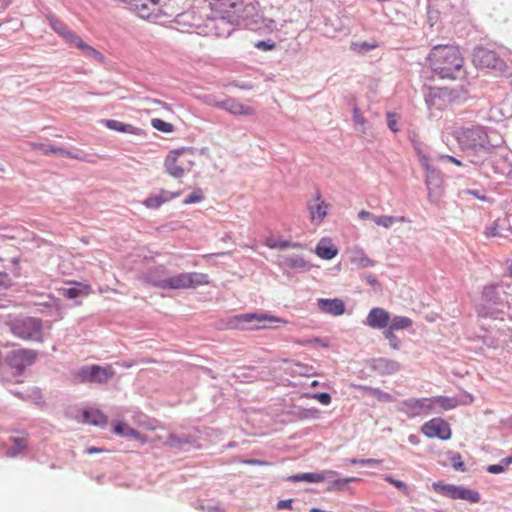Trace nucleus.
Here are the masks:
<instances>
[{"mask_svg":"<svg viewBox=\"0 0 512 512\" xmlns=\"http://www.w3.org/2000/svg\"><path fill=\"white\" fill-rule=\"evenodd\" d=\"M449 498L462 499L471 503H477L480 501V495L478 492L455 485L452 486Z\"/></svg>","mask_w":512,"mask_h":512,"instance_id":"obj_23","label":"nucleus"},{"mask_svg":"<svg viewBox=\"0 0 512 512\" xmlns=\"http://www.w3.org/2000/svg\"><path fill=\"white\" fill-rule=\"evenodd\" d=\"M49 21H50V25L53 28V30L56 33H58L60 36L66 38L67 34L70 33V31H68L67 27L60 20L51 17V18H49Z\"/></svg>","mask_w":512,"mask_h":512,"instance_id":"obj_40","label":"nucleus"},{"mask_svg":"<svg viewBox=\"0 0 512 512\" xmlns=\"http://www.w3.org/2000/svg\"><path fill=\"white\" fill-rule=\"evenodd\" d=\"M220 107L234 115H254L255 110L251 106L245 105L236 99H226L219 104Z\"/></svg>","mask_w":512,"mask_h":512,"instance_id":"obj_18","label":"nucleus"},{"mask_svg":"<svg viewBox=\"0 0 512 512\" xmlns=\"http://www.w3.org/2000/svg\"><path fill=\"white\" fill-rule=\"evenodd\" d=\"M288 247H291V248H302V244H300V243H293V242L286 241V240H281V241H278V243H277V249H284V248H288Z\"/></svg>","mask_w":512,"mask_h":512,"instance_id":"obj_55","label":"nucleus"},{"mask_svg":"<svg viewBox=\"0 0 512 512\" xmlns=\"http://www.w3.org/2000/svg\"><path fill=\"white\" fill-rule=\"evenodd\" d=\"M105 126L111 130H115L122 133H128L133 135H141L143 133L141 128H138L132 124L123 123L118 120L108 119L105 121Z\"/></svg>","mask_w":512,"mask_h":512,"instance_id":"obj_25","label":"nucleus"},{"mask_svg":"<svg viewBox=\"0 0 512 512\" xmlns=\"http://www.w3.org/2000/svg\"><path fill=\"white\" fill-rule=\"evenodd\" d=\"M278 509H291L292 508V500H281L277 503Z\"/></svg>","mask_w":512,"mask_h":512,"instance_id":"obj_64","label":"nucleus"},{"mask_svg":"<svg viewBox=\"0 0 512 512\" xmlns=\"http://www.w3.org/2000/svg\"><path fill=\"white\" fill-rule=\"evenodd\" d=\"M456 140L467 156H476L491 149L489 136L482 126L461 128L456 132Z\"/></svg>","mask_w":512,"mask_h":512,"instance_id":"obj_4","label":"nucleus"},{"mask_svg":"<svg viewBox=\"0 0 512 512\" xmlns=\"http://www.w3.org/2000/svg\"><path fill=\"white\" fill-rule=\"evenodd\" d=\"M77 287L68 288L65 290V296L69 299H75L79 296H86L92 292L90 285L75 283Z\"/></svg>","mask_w":512,"mask_h":512,"instance_id":"obj_32","label":"nucleus"},{"mask_svg":"<svg viewBox=\"0 0 512 512\" xmlns=\"http://www.w3.org/2000/svg\"><path fill=\"white\" fill-rule=\"evenodd\" d=\"M147 284L161 289H190L201 285L209 284L207 274L198 272H184L165 279H159L153 273L148 274L144 278Z\"/></svg>","mask_w":512,"mask_h":512,"instance_id":"obj_3","label":"nucleus"},{"mask_svg":"<svg viewBox=\"0 0 512 512\" xmlns=\"http://www.w3.org/2000/svg\"><path fill=\"white\" fill-rule=\"evenodd\" d=\"M11 441L13 443V446L7 451V455L10 457H15L16 455L24 451L28 446V439L26 434L11 437Z\"/></svg>","mask_w":512,"mask_h":512,"instance_id":"obj_28","label":"nucleus"},{"mask_svg":"<svg viewBox=\"0 0 512 512\" xmlns=\"http://www.w3.org/2000/svg\"><path fill=\"white\" fill-rule=\"evenodd\" d=\"M385 480L395 486L397 489L401 490L405 495L409 494L408 486L403 481L396 480L391 476H387Z\"/></svg>","mask_w":512,"mask_h":512,"instance_id":"obj_48","label":"nucleus"},{"mask_svg":"<svg viewBox=\"0 0 512 512\" xmlns=\"http://www.w3.org/2000/svg\"><path fill=\"white\" fill-rule=\"evenodd\" d=\"M303 397L318 400L323 405H329L331 403V396L328 393H305Z\"/></svg>","mask_w":512,"mask_h":512,"instance_id":"obj_43","label":"nucleus"},{"mask_svg":"<svg viewBox=\"0 0 512 512\" xmlns=\"http://www.w3.org/2000/svg\"><path fill=\"white\" fill-rule=\"evenodd\" d=\"M421 430L429 438L437 437L447 440L451 437L449 424L441 418L431 419L422 426Z\"/></svg>","mask_w":512,"mask_h":512,"instance_id":"obj_14","label":"nucleus"},{"mask_svg":"<svg viewBox=\"0 0 512 512\" xmlns=\"http://www.w3.org/2000/svg\"><path fill=\"white\" fill-rule=\"evenodd\" d=\"M32 148L36 151L41 152L42 154H59L64 152V148L53 146V145H45V144H33Z\"/></svg>","mask_w":512,"mask_h":512,"instance_id":"obj_37","label":"nucleus"},{"mask_svg":"<svg viewBox=\"0 0 512 512\" xmlns=\"http://www.w3.org/2000/svg\"><path fill=\"white\" fill-rule=\"evenodd\" d=\"M295 342L299 345L315 344V345H320L322 347H328V342H326L320 338H313V339L306 340V341L297 340Z\"/></svg>","mask_w":512,"mask_h":512,"instance_id":"obj_53","label":"nucleus"},{"mask_svg":"<svg viewBox=\"0 0 512 512\" xmlns=\"http://www.w3.org/2000/svg\"><path fill=\"white\" fill-rule=\"evenodd\" d=\"M277 243L278 241L274 237H267L264 240V245L270 249H277Z\"/></svg>","mask_w":512,"mask_h":512,"instance_id":"obj_62","label":"nucleus"},{"mask_svg":"<svg viewBox=\"0 0 512 512\" xmlns=\"http://www.w3.org/2000/svg\"><path fill=\"white\" fill-rule=\"evenodd\" d=\"M426 60L432 71L442 79L456 80L464 73V57L456 45H436Z\"/></svg>","mask_w":512,"mask_h":512,"instance_id":"obj_1","label":"nucleus"},{"mask_svg":"<svg viewBox=\"0 0 512 512\" xmlns=\"http://www.w3.org/2000/svg\"><path fill=\"white\" fill-rule=\"evenodd\" d=\"M451 464H452L453 468L456 470H461V471L465 470V466L462 461L461 455L458 453L454 454L451 457Z\"/></svg>","mask_w":512,"mask_h":512,"instance_id":"obj_51","label":"nucleus"},{"mask_svg":"<svg viewBox=\"0 0 512 512\" xmlns=\"http://www.w3.org/2000/svg\"><path fill=\"white\" fill-rule=\"evenodd\" d=\"M283 264L290 269H305L308 267V263L304 257L298 254L284 256Z\"/></svg>","mask_w":512,"mask_h":512,"instance_id":"obj_30","label":"nucleus"},{"mask_svg":"<svg viewBox=\"0 0 512 512\" xmlns=\"http://www.w3.org/2000/svg\"><path fill=\"white\" fill-rule=\"evenodd\" d=\"M383 335L385 337V339L388 340L389 342V345L392 349L394 350H398L400 348V340L399 338L395 335L394 331L390 330V329H385L383 331Z\"/></svg>","mask_w":512,"mask_h":512,"instance_id":"obj_42","label":"nucleus"},{"mask_svg":"<svg viewBox=\"0 0 512 512\" xmlns=\"http://www.w3.org/2000/svg\"><path fill=\"white\" fill-rule=\"evenodd\" d=\"M286 322L276 316L264 313H246L233 318V325L241 330H259L285 324Z\"/></svg>","mask_w":512,"mask_h":512,"instance_id":"obj_6","label":"nucleus"},{"mask_svg":"<svg viewBox=\"0 0 512 512\" xmlns=\"http://www.w3.org/2000/svg\"><path fill=\"white\" fill-rule=\"evenodd\" d=\"M370 395L375 397L379 402H392L394 398L389 393H386L380 389L374 388V390H370Z\"/></svg>","mask_w":512,"mask_h":512,"instance_id":"obj_45","label":"nucleus"},{"mask_svg":"<svg viewBox=\"0 0 512 512\" xmlns=\"http://www.w3.org/2000/svg\"><path fill=\"white\" fill-rule=\"evenodd\" d=\"M390 322V313L383 308H372L365 320V324L372 329H387Z\"/></svg>","mask_w":512,"mask_h":512,"instance_id":"obj_15","label":"nucleus"},{"mask_svg":"<svg viewBox=\"0 0 512 512\" xmlns=\"http://www.w3.org/2000/svg\"><path fill=\"white\" fill-rule=\"evenodd\" d=\"M485 235L487 237H497L500 235L498 225L496 222H494L490 227L486 229Z\"/></svg>","mask_w":512,"mask_h":512,"instance_id":"obj_56","label":"nucleus"},{"mask_svg":"<svg viewBox=\"0 0 512 512\" xmlns=\"http://www.w3.org/2000/svg\"><path fill=\"white\" fill-rule=\"evenodd\" d=\"M151 126L163 133H171L174 131V125L171 123H168L162 119L154 118L151 120Z\"/></svg>","mask_w":512,"mask_h":512,"instance_id":"obj_36","label":"nucleus"},{"mask_svg":"<svg viewBox=\"0 0 512 512\" xmlns=\"http://www.w3.org/2000/svg\"><path fill=\"white\" fill-rule=\"evenodd\" d=\"M81 422L95 426H103L107 423V417L98 409H87L82 412Z\"/></svg>","mask_w":512,"mask_h":512,"instance_id":"obj_24","label":"nucleus"},{"mask_svg":"<svg viewBox=\"0 0 512 512\" xmlns=\"http://www.w3.org/2000/svg\"><path fill=\"white\" fill-rule=\"evenodd\" d=\"M413 325L412 319L406 316H394L390 317V322L388 324V329L392 331L403 330L410 328Z\"/></svg>","mask_w":512,"mask_h":512,"instance_id":"obj_31","label":"nucleus"},{"mask_svg":"<svg viewBox=\"0 0 512 512\" xmlns=\"http://www.w3.org/2000/svg\"><path fill=\"white\" fill-rule=\"evenodd\" d=\"M432 400V409L435 405H439L444 410L454 409L458 405V401L456 398H450L446 396H436L431 397Z\"/></svg>","mask_w":512,"mask_h":512,"instance_id":"obj_33","label":"nucleus"},{"mask_svg":"<svg viewBox=\"0 0 512 512\" xmlns=\"http://www.w3.org/2000/svg\"><path fill=\"white\" fill-rule=\"evenodd\" d=\"M418 155V158H419V161H420V164L421 166L423 167V169L425 171L427 170H430V169H433L434 167L431 165V159L428 155H426L425 153H423L422 151H418L417 153Z\"/></svg>","mask_w":512,"mask_h":512,"instance_id":"obj_49","label":"nucleus"},{"mask_svg":"<svg viewBox=\"0 0 512 512\" xmlns=\"http://www.w3.org/2000/svg\"><path fill=\"white\" fill-rule=\"evenodd\" d=\"M425 184L431 197L432 190L438 189L442 184V177L440 171L436 168L425 171Z\"/></svg>","mask_w":512,"mask_h":512,"instance_id":"obj_26","label":"nucleus"},{"mask_svg":"<svg viewBox=\"0 0 512 512\" xmlns=\"http://www.w3.org/2000/svg\"><path fill=\"white\" fill-rule=\"evenodd\" d=\"M189 6L188 0L161 1V17H176Z\"/></svg>","mask_w":512,"mask_h":512,"instance_id":"obj_17","label":"nucleus"},{"mask_svg":"<svg viewBox=\"0 0 512 512\" xmlns=\"http://www.w3.org/2000/svg\"><path fill=\"white\" fill-rule=\"evenodd\" d=\"M466 194L468 195H471L481 201H484V202H488V203H493V199L486 196V195H481L477 190H472V189H468L465 191Z\"/></svg>","mask_w":512,"mask_h":512,"instance_id":"obj_54","label":"nucleus"},{"mask_svg":"<svg viewBox=\"0 0 512 512\" xmlns=\"http://www.w3.org/2000/svg\"><path fill=\"white\" fill-rule=\"evenodd\" d=\"M378 47L377 43H369V42H354L351 44V50L356 53H363L373 50Z\"/></svg>","mask_w":512,"mask_h":512,"instance_id":"obj_38","label":"nucleus"},{"mask_svg":"<svg viewBox=\"0 0 512 512\" xmlns=\"http://www.w3.org/2000/svg\"><path fill=\"white\" fill-rule=\"evenodd\" d=\"M353 117H354V121L358 124H361V125H364L365 123V119L364 117L361 115L360 111L358 108H354L353 110Z\"/></svg>","mask_w":512,"mask_h":512,"instance_id":"obj_61","label":"nucleus"},{"mask_svg":"<svg viewBox=\"0 0 512 512\" xmlns=\"http://www.w3.org/2000/svg\"><path fill=\"white\" fill-rule=\"evenodd\" d=\"M65 39L70 45L81 50L82 53L87 57L99 58L101 56V54L96 49L86 44L79 36L72 32L67 34Z\"/></svg>","mask_w":512,"mask_h":512,"instance_id":"obj_21","label":"nucleus"},{"mask_svg":"<svg viewBox=\"0 0 512 512\" xmlns=\"http://www.w3.org/2000/svg\"><path fill=\"white\" fill-rule=\"evenodd\" d=\"M193 157L194 149L191 147H181L169 151L164 160L166 172L173 178H182L193 167Z\"/></svg>","mask_w":512,"mask_h":512,"instance_id":"obj_5","label":"nucleus"},{"mask_svg":"<svg viewBox=\"0 0 512 512\" xmlns=\"http://www.w3.org/2000/svg\"><path fill=\"white\" fill-rule=\"evenodd\" d=\"M387 124L389 129L396 133L399 131L398 125H397V119L395 113H388L387 114Z\"/></svg>","mask_w":512,"mask_h":512,"instance_id":"obj_52","label":"nucleus"},{"mask_svg":"<svg viewBox=\"0 0 512 512\" xmlns=\"http://www.w3.org/2000/svg\"><path fill=\"white\" fill-rule=\"evenodd\" d=\"M442 91L440 89H430L428 95L426 96V103L429 108H435L437 110H442L445 106V101L441 97Z\"/></svg>","mask_w":512,"mask_h":512,"instance_id":"obj_29","label":"nucleus"},{"mask_svg":"<svg viewBox=\"0 0 512 512\" xmlns=\"http://www.w3.org/2000/svg\"><path fill=\"white\" fill-rule=\"evenodd\" d=\"M440 159L446 160V161H448V162H450V163H452V164H454L456 166H462V162L460 160H458L455 157L450 156V155H441Z\"/></svg>","mask_w":512,"mask_h":512,"instance_id":"obj_63","label":"nucleus"},{"mask_svg":"<svg viewBox=\"0 0 512 512\" xmlns=\"http://www.w3.org/2000/svg\"><path fill=\"white\" fill-rule=\"evenodd\" d=\"M452 486L451 484H445L443 482H434L432 484V487L433 489L437 492V493H440L442 495H445L447 497H449L450 495V492H451V489H452Z\"/></svg>","mask_w":512,"mask_h":512,"instance_id":"obj_46","label":"nucleus"},{"mask_svg":"<svg viewBox=\"0 0 512 512\" xmlns=\"http://www.w3.org/2000/svg\"><path fill=\"white\" fill-rule=\"evenodd\" d=\"M512 464V456L503 458L500 464H492L487 467V472L491 474H500L505 471V469Z\"/></svg>","mask_w":512,"mask_h":512,"instance_id":"obj_35","label":"nucleus"},{"mask_svg":"<svg viewBox=\"0 0 512 512\" xmlns=\"http://www.w3.org/2000/svg\"><path fill=\"white\" fill-rule=\"evenodd\" d=\"M179 195H180L179 192L173 193V192H168V191L162 190L159 195H153V196H150V197L146 198L143 201V204L147 208L157 209L162 204L166 203L170 199L177 198Z\"/></svg>","mask_w":512,"mask_h":512,"instance_id":"obj_22","label":"nucleus"},{"mask_svg":"<svg viewBox=\"0 0 512 512\" xmlns=\"http://www.w3.org/2000/svg\"><path fill=\"white\" fill-rule=\"evenodd\" d=\"M318 308L333 316H340L345 312V304L341 299H319Z\"/></svg>","mask_w":512,"mask_h":512,"instance_id":"obj_19","label":"nucleus"},{"mask_svg":"<svg viewBox=\"0 0 512 512\" xmlns=\"http://www.w3.org/2000/svg\"><path fill=\"white\" fill-rule=\"evenodd\" d=\"M213 18L209 21L210 29L216 36H228L231 26L236 24L243 10L244 0H206Z\"/></svg>","mask_w":512,"mask_h":512,"instance_id":"obj_2","label":"nucleus"},{"mask_svg":"<svg viewBox=\"0 0 512 512\" xmlns=\"http://www.w3.org/2000/svg\"><path fill=\"white\" fill-rule=\"evenodd\" d=\"M493 172L496 174H504L505 169L504 166L507 164L506 159L504 158H496L491 161Z\"/></svg>","mask_w":512,"mask_h":512,"instance_id":"obj_47","label":"nucleus"},{"mask_svg":"<svg viewBox=\"0 0 512 512\" xmlns=\"http://www.w3.org/2000/svg\"><path fill=\"white\" fill-rule=\"evenodd\" d=\"M399 410L410 418L421 416L432 410L431 398L408 399L400 403Z\"/></svg>","mask_w":512,"mask_h":512,"instance_id":"obj_11","label":"nucleus"},{"mask_svg":"<svg viewBox=\"0 0 512 512\" xmlns=\"http://www.w3.org/2000/svg\"><path fill=\"white\" fill-rule=\"evenodd\" d=\"M113 431L115 434L123 436V437H132L131 432H136L135 429L129 427L127 424L122 423V422L117 423L114 426Z\"/></svg>","mask_w":512,"mask_h":512,"instance_id":"obj_41","label":"nucleus"},{"mask_svg":"<svg viewBox=\"0 0 512 512\" xmlns=\"http://www.w3.org/2000/svg\"><path fill=\"white\" fill-rule=\"evenodd\" d=\"M255 47L263 51H271L276 48V44L273 41H258L255 43Z\"/></svg>","mask_w":512,"mask_h":512,"instance_id":"obj_50","label":"nucleus"},{"mask_svg":"<svg viewBox=\"0 0 512 512\" xmlns=\"http://www.w3.org/2000/svg\"><path fill=\"white\" fill-rule=\"evenodd\" d=\"M319 411L316 408L306 409L303 411L302 417L304 418H316L318 417Z\"/></svg>","mask_w":512,"mask_h":512,"instance_id":"obj_59","label":"nucleus"},{"mask_svg":"<svg viewBox=\"0 0 512 512\" xmlns=\"http://www.w3.org/2000/svg\"><path fill=\"white\" fill-rule=\"evenodd\" d=\"M11 285V278L7 273L0 272V287H8Z\"/></svg>","mask_w":512,"mask_h":512,"instance_id":"obj_58","label":"nucleus"},{"mask_svg":"<svg viewBox=\"0 0 512 512\" xmlns=\"http://www.w3.org/2000/svg\"><path fill=\"white\" fill-rule=\"evenodd\" d=\"M329 204L326 203L322 198L321 194L317 192L314 202L308 204V211L310 219L315 224H320L328 213Z\"/></svg>","mask_w":512,"mask_h":512,"instance_id":"obj_16","label":"nucleus"},{"mask_svg":"<svg viewBox=\"0 0 512 512\" xmlns=\"http://www.w3.org/2000/svg\"><path fill=\"white\" fill-rule=\"evenodd\" d=\"M13 332L24 340L42 341V322L37 318H26L15 324Z\"/></svg>","mask_w":512,"mask_h":512,"instance_id":"obj_8","label":"nucleus"},{"mask_svg":"<svg viewBox=\"0 0 512 512\" xmlns=\"http://www.w3.org/2000/svg\"><path fill=\"white\" fill-rule=\"evenodd\" d=\"M373 221L376 225L382 226L384 228H390L395 222H407V219L404 216L394 217V216H376L373 217Z\"/></svg>","mask_w":512,"mask_h":512,"instance_id":"obj_34","label":"nucleus"},{"mask_svg":"<svg viewBox=\"0 0 512 512\" xmlns=\"http://www.w3.org/2000/svg\"><path fill=\"white\" fill-rule=\"evenodd\" d=\"M197 20L199 18L193 11L185 10L173 19L174 28L182 33L201 34Z\"/></svg>","mask_w":512,"mask_h":512,"instance_id":"obj_13","label":"nucleus"},{"mask_svg":"<svg viewBox=\"0 0 512 512\" xmlns=\"http://www.w3.org/2000/svg\"><path fill=\"white\" fill-rule=\"evenodd\" d=\"M115 375L112 366L90 365L81 367L75 374V378L81 383H98L108 382Z\"/></svg>","mask_w":512,"mask_h":512,"instance_id":"obj_7","label":"nucleus"},{"mask_svg":"<svg viewBox=\"0 0 512 512\" xmlns=\"http://www.w3.org/2000/svg\"><path fill=\"white\" fill-rule=\"evenodd\" d=\"M192 442H193L192 439L189 437L181 438V437L177 436L176 434L171 433L168 436L166 444L171 447H178L183 444H191Z\"/></svg>","mask_w":512,"mask_h":512,"instance_id":"obj_39","label":"nucleus"},{"mask_svg":"<svg viewBox=\"0 0 512 512\" xmlns=\"http://www.w3.org/2000/svg\"><path fill=\"white\" fill-rule=\"evenodd\" d=\"M263 24H264V27L269 31V32H272L276 29V22L271 19V18H267V19H264L263 20Z\"/></svg>","mask_w":512,"mask_h":512,"instance_id":"obj_60","label":"nucleus"},{"mask_svg":"<svg viewBox=\"0 0 512 512\" xmlns=\"http://www.w3.org/2000/svg\"><path fill=\"white\" fill-rule=\"evenodd\" d=\"M204 198L203 191L199 188L195 189L187 198L183 200L184 205L198 203Z\"/></svg>","mask_w":512,"mask_h":512,"instance_id":"obj_44","label":"nucleus"},{"mask_svg":"<svg viewBox=\"0 0 512 512\" xmlns=\"http://www.w3.org/2000/svg\"><path fill=\"white\" fill-rule=\"evenodd\" d=\"M37 353L31 349H17L10 352L7 356V362L19 372H23L28 366L36 360Z\"/></svg>","mask_w":512,"mask_h":512,"instance_id":"obj_12","label":"nucleus"},{"mask_svg":"<svg viewBox=\"0 0 512 512\" xmlns=\"http://www.w3.org/2000/svg\"><path fill=\"white\" fill-rule=\"evenodd\" d=\"M131 10L145 20L161 18V0H131Z\"/></svg>","mask_w":512,"mask_h":512,"instance_id":"obj_9","label":"nucleus"},{"mask_svg":"<svg viewBox=\"0 0 512 512\" xmlns=\"http://www.w3.org/2000/svg\"><path fill=\"white\" fill-rule=\"evenodd\" d=\"M473 62L480 68H489L497 71H504L506 69L505 62L494 51L483 47L475 49Z\"/></svg>","mask_w":512,"mask_h":512,"instance_id":"obj_10","label":"nucleus"},{"mask_svg":"<svg viewBox=\"0 0 512 512\" xmlns=\"http://www.w3.org/2000/svg\"><path fill=\"white\" fill-rule=\"evenodd\" d=\"M358 264L361 267L367 268L372 267L374 265V262L369 257L362 255L358 260Z\"/></svg>","mask_w":512,"mask_h":512,"instance_id":"obj_57","label":"nucleus"},{"mask_svg":"<svg viewBox=\"0 0 512 512\" xmlns=\"http://www.w3.org/2000/svg\"><path fill=\"white\" fill-rule=\"evenodd\" d=\"M315 253L322 259L331 260L338 254V248L332 243L330 238L324 237L316 245Z\"/></svg>","mask_w":512,"mask_h":512,"instance_id":"obj_20","label":"nucleus"},{"mask_svg":"<svg viewBox=\"0 0 512 512\" xmlns=\"http://www.w3.org/2000/svg\"><path fill=\"white\" fill-rule=\"evenodd\" d=\"M336 475L334 471H327L325 473H303L292 477L294 481H307L311 483H319L324 481L327 477Z\"/></svg>","mask_w":512,"mask_h":512,"instance_id":"obj_27","label":"nucleus"}]
</instances>
